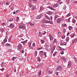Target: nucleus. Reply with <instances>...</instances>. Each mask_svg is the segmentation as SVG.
Instances as JSON below:
<instances>
[{"mask_svg": "<svg viewBox=\"0 0 77 77\" xmlns=\"http://www.w3.org/2000/svg\"><path fill=\"white\" fill-rule=\"evenodd\" d=\"M31 2H32V0H29V6L30 8L32 7V11H33V10H35V9H36V6H35V5H32V4H31Z\"/></svg>", "mask_w": 77, "mask_h": 77, "instance_id": "1", "label": "nucleus"}, {"mask_svg": "<svg viewBox=\"0 0 77 77\" xmlns=\"http://www.w3.org/2000/svg\"><path fill=\"white\" fill-rule=\"evenodd\" d=\"M62 69V66H58L56 69V71H61Z\"/></svg>", "mask_w": 77, "mask_h": 77, "instance_id": "2", "label": "nucleus"}, {"mask_svg": "<svg viewBox=\"0 0 77 77\" xmlns=\"http://www.w3.org/2000/svg\"><path fill=\"white\" fill-rule=\"evenodd\" d=\"M22 45H21V44H20L17 46V49L19 50H21L22 49Z\"/></svg>", "mask_w": 77, "mask_h": 77, "instance_id": "3", "label": "nucleus"}, {"mask_svg": "<svg viewBox=\"0 0 77 77\" xmlns=\"http://www.w3.org/2000/svg\"><path fill=\"white\" fill-rule=\"evenodd\" d=\"M28 44L29 48H31V49H33V47L31 46L32 42H29L28 43Z\"/></svg>", "mask_w": 77, "mask_h": 77, "instance_id": "4", "label": "nucleus"}, {"mask_svg": "<svg viewBox=\"0 0 77 77\" xmlns=\"http://www.w3.org/2000/svg\"><path fill=\"white\" fill-rule=\"evenodd\" d=\"M66 42L62 41L60 43V45H66Z\"/></svg>", "mask_w": 77, "mask_h": 77, "instance_id": "5", "label": "nucleus"}, {"mask_svg": "<svg viewBox=\"0 0 77 77\" xmlns=\"http://www.w3.org/2000/svg\"><path fill=\"white\" fill-rule=\"evenodd\" d=\"M42 22L43 23H48L49 22L48 21L46 20L45 19H43L42 20Z\"/></svg>", "mask_w": 77, "mask_h": 77, "instance_id": "6", "label": "nucleus"}, {"mask_svg": "<svg viewBox=\"0 0 77 77\" xmlns=\"http://www.w3.org/2000/svg\"><path fill=\"white\" fill-rule=\"evenodd\" d=\"M49 39L51 41H52V40L53 39V37L52 36V35H51V34H49Z\"/></svg>", "mask_w": 77, "mask_h": 77, "instance_id": "7", "label": "nucleus"}, {"mask_svg": "<svg viewBox=\"0 0 77 77\" xmlns=\"http://www.w3.org/2000/svg\"><path fill=\"white\" fill-rule=\"evenodd\" d=\"M19 29H24L26 28V27L24 26H23L22 25H20L18 27Z\"/></svg>", "mask_w": 77, "mask_h": 77, "instance_id": "8", "label": "nucleus"}, {"mask_svg": "<svg viewBox=\"0 0 77 77\" xmlns=\"http://www.w3.org/2000/svg\"><path fill=\"white\" fill-rule=\"evenodd\" d=\"M58 50L59 51H61V50H63V51H65V49L61 48L60 46H58Z\"/></svg>", "mask_w": 77, "mask_h": 77, "instance_id": "9", "label": "nucleus"}, {"mask_svg": "<svg viewBox=\"0 0 77 77\" xmlns=\"http://www.w3.org/2000/svg\"><path fill=\"white\" fill-rule=\"evenodd\" d=\"M71 62H68L67 67L68 68H71Z\"/></svg>", "mask_w": 77, "mask_h": 77, "instance_id": "10", "label": "nucleus"}, {"mask_svg": "<svg viewBox=\"0 0 77 77\" xmlns=\"http://www.w3.org/2000/svg\"><path fill=\"white\" fill-rule=\"evenodd\" d=\"M62 20V18H58L57 19V23H59L60 22V21Z\"/></svg>", "mask_w": 77, "mask_h": 77, "instance_id": "11", "label": "nucleus"}, {"mask_svg": "<svg viewBox=\"0 0 77 77\" xmlns=\"http://www.w3.org/2000/svg\"><path fill=\"white\" fill-rule=\"evenodd\" d=\"M8 27H11V28H13L15 27V26L14 25H13L12 23H11L9 26H8Z\"/></svg>", "mask_w": 77, "mask_h": 77, "instance_id": "12", "label": "nucleus"}, {"mask_svg": "<svg viewBox=\"0 0 77 77\" xmlns=\"http://www.w3.org/2000/svg\"><path fill=\"white\" fill-rule=\"evenodd\" d=\"M42 17V16L41 15H38L36 17V19L37 20L41 18Z\"/></svg>", "mask_w": 77, "mask_h": 77, "instance_id": "13", "label": "nucleus"}, {"mask_svg": "<svg viewBox=\"0 0 77 77\" xmlns=\"http://www.w3.org/2000/svg\"><path fill=\"white\" fill-rule=\"evenodd\" d=\"M52 44L53 45H54V44H57V40L55 38H54Z\"/></svg>", "mask_w": 77, "mask_h": 77, "instance_id": "14", "label": "nucleus"}, {"mask_svg": "<svg viewBox=\"0 0 77 77\" xmlns=\"http://www.w3.org/2000/svg\"><path fill=\"white\" fill-rule=\"evenodd\" d=\"M48 72L49 74H51L53 73V71L51 69H50L48 70Z\"/></svg>", "mask_w": 77, "mask_h": 77, "instance_id": "15", "label": "nucleus"}, {"mask_svg": "<svg viewBox=\"0 0 77 77\" xmlns=\"http://www.w3.org/2000/svg\"><path fill=\"white\" fill-rule=\"evenodd\" d=\"M39 53L41 56H42V55H43V53H44V51H40L39 52Z\"/></svg>", "mask_w": 77, "mask_h": 77, "instance_id": "16", "label": "nucleus"}, {"mask_svg": "<svg viewBox=\"0 0 77 77\" xmlns=\"http://www.w3.org/2000/svg\"><path fill=\"white\" fill-rule=\"evenodd\" d=\"M5 46L6 47H11V44L8 43L6 44Z\"/></svg>", "mask_w": 77, "mask_h": 77, "instance_id": "17", "label": "nucleus"}, {"mask_svg": "<svg viewBox=\"0 0 77 77\" xmlns=\"http://www.w3.org/2000/svg\"><path fill=\"white\" fill-rule=\"evenodd\" d=\"M57 6H58V4H56L53 5V8H56V7H57Z\"/></svg>", "mask_w": 77, "mask_h": 77, "instance_id": "18", "label": "nucleus"}, {"mask_svg": "<svg viewBox=\"0 0 77 77\" xmlns=\"http://www.w3.org/2000/svg\"><path fill=\"white\" fill-rule=\"evenodd\" d=\"M75 22H76V20H75L74 19H73L72 20V22L74 24H75Z\"/></svg>", "mask_w": 77, "mask_h": 77, "instance_id": "19", "label": "nucleus"}, {"mask_svg": "<svg viewBox=\"0 0 77 77\" xmlns=\"http://www.w3.org/2000/svg\"><path fill=\"white\" fill-rule=\"evenodd\" d=\"M69 30H71L72 29V27L69 26L68 27Z\"/></svg>", "mask_w": 77, "mask_h": 77, "instance_id": "20", "label": "nucleus"}, {"mask_svg": "<svg viewBox=\"0 0 77 77\" xmlns=\"http://www.w3.org/2000/svg\"><path fill=\"white\" fill-rule=\"evenodd\" d=\"M42 33H42V35H45V34H46L47 33V32L45 31L42 32Z\"/></svg>", "mask_w": 77, "mask_h": 77, "instance_id": "21", "label": "nucleus"}, {"mask_svg": "<svg viewBox=\"0 0 77 77\" xmlns=\"http://www.w3.org/2000/svg\"><path fill=\"white\" fill-rule=\"evenodd\" d=\"M43 9H44V8H43V7H41L40 8V11H42L43 10Z\"/></svg>", "mask_w": 77, "mask_h": 77, "instance_id": "22", "label": "nucleus"}, {"mask_svg": "<svg viewBox=\"0 0 77 77\" xmlns=\"http://www.w3.org/2000/svg\"><path fill=\"white\" fill-rule=\"evenodd\" d=\"M73 59L74 62H75V63H76V62H77V59H76V58L74 57Z\"/></svg>", "mask_w": 77, "mask_h": 77, "instance_id": "23", "label": "nucleus"}, {"mask_svg": "<svg viewBox=\"0 0 77 77\" xmlns=\"http://www.w3.org/2000/svg\"><path fill=\"white\" fill-rule=\"evenodd\" d=\"M69 40V37H67V38L66 39V42H68Z\"/></svg>", "mask_w": 77, "mask_h": 77, "instance_id": "24", "label": "nucleus"}, {"mask_svg": "<svg viewBox=\"0 0 77 77\" xmlns=\"http://www.w3.org/2000/svg\"><path fill=\"white\" fill-rule=\"evenodd\" d=\"M37 59L38 61V62H39L40 61H41V60L40 59V57H37Z\"/></svg>", "mask_w": 77, "mask_h": 77, "instance_id": "25", "label": "nucleus"}, {"mask_svg": "<svg viewBox=\"0 0 77 77\" xmlns=\"http://www.w3.org/2000/svg\"><path fill=\"white\" fill-rule=\"evenodd\" d=\"M37 54H38V52L36 51H35L34 53V54L35 56H37Z\"/></svg>", "mask_w": 77, "mask_h": 77, "instance_id": "26", "label": "nucleus"}, {"mask_svg": "<svg viewBox=\"0 0 77 77\" xmlns=\"http://www.w3.org/2000/svg\"><path fill=\"white\" fill-rule=\"evenodd\" d=\"M48 8H49V9H51V10H54V8L52 7H47Z\"/></svg>", "mask_w": 77, "mask_h": 77, "instance_id": "27", "label": "nucleus"}, {"mask_svg": "<svg viewBox=\"0 0 77 77\" xmlns=\"http://www.w3.org/2000/svg\"><path fill=\"white\" fill-rule=\"evenodd\" d=\"M41 72H42L41 71H39V72L38 73L39 76H40V75H41Z\"/></svg>", "mask_w": 77, "mask_h": 77, "instance_id": "28", "label": "nucleus"}, {"mask_svg": "<svg viewBox=\"0 0 77 77\" xmlns=\"http://www.w3.org/2000/svg\"><path fill=\"white\" fill-rule=\"evenodd\" d=\"M56 54H57V52L55 51L54 53L53 54V56L54 57L56 55Z\"/></svg>", "mask_w": 77, "mask_h": 77, "instance_id": "29", "label": "nucleus"}, {"mask_svg": "<svg viewBox=\"0 0 77 77\" xmlns=\"http://www.w3.org/2000/svg\"><path fill=\"white\" fill-rule=\"evenodd\" d=\"M41 43L42 44H44V42H45V41H44V40H41Z\"/></svg>", "mask_w": 77, "mask_h": 77, "instance_id": "30", "label": "nucleus"}, {"mask_svg": "<svg viewBox=\"0 0 77 77\" xmlns=\"http://www.w3.org/2000/svg\"><path fill=\"white\" fill-rule=\"evenodd\" d=\"M38 1V0H33L32 1L33 3H36V2H37V1Z\"/></svg>", "mask_w": 77, "mask_h": 77, "instance_id": "31", "label": "nucleus"}, {"mask_svg": "<svg viewBox=\"0 0 77 77\" xmlns=\"http://www.w3.org/2000/svg\"><path fill=\"white\" fill-rule=\"evenodd\" d=\"M71 36L72 38H73L74 37V36H75V34H72L71 35Z\"/></svg>", "mask_w": 77, "mask_h": 77, "instance_id": "32", "label": "nucleus"}, {"mask_svg": "<svg viewBox=\"0 0 77 77\" xmlns=\"http://www.w3.org/2000/svg\"><path fill=\"white\" fill-rule=\"evenodd\" d=\"M66 5H64L63 7V9H64V10H65L66 9Z\"/></svg>", "mask_w": 77, "mask_h": 77, "instance_id": "33", "label": "nucleus"}, {"mask_svg": "<svg viewBox=\"0 0 77 77\" xmlns=\"http://www.w3.org/2000/svg\"><path fill=\"white\" fill-rule=\"evenodd\" d=\"M66 29L64 28L63 29V33H66Z\"/></svg>", "mask_w": 77, "mask_h": 77, "instance_id": "34", "label": "nucleus"}, {"mask_svg": "<svg viewBox=\"0 0 77 77\" xmlns=\"http://www.w3.org/2000/svg\"><path fill=\"white\" fill-rule=\"evenodd\" d=\"M11 40H12V37H11L8 39V42H11Z\"/></svg>", "mask_w": 77, "mask_h": 77, "instance_id": "35", "label": "nucleus"}, {"mask_svg": "<svg viewBox=\"0 0 77 77\" xmlns=\"http://www.w3.org/2000/svg\"><path fill=\"white\" fill-rule=\"evenodd\" d=\"M45 17H46V19H47V20H50V17H48V16H45Z\"/></svg>", "mask_w": 77, "mask_h": 77, "instance_id": "36", "label": "nucleus"}, {"mask_svg": "<svg viewBox=\"0 0 77 77\" xmlns=\"http://www.w3.org/2000/svg\"><path fill=\"white\" fill-rule=\"evenodd\" d=\"M32 46L33 47H36V45H35V42H34L32 44Z\"/></svg>", "mask_w": 77, "mask_h": 77, "instance_id": "37", "label": "nucleus"}, {"mask_svg": "<svg viewBox=\"0 0 77 77\" xmlns=\"http://www.w3.org/2000/svg\"><path fill=\"white\" fill-rule=\"evenodd\" d=\"M5 30V29L4 28H2L1 29V31H2V32H3Z\"/></svg>", "mask_w": 77, "mask_h": 77, "instance_id": "38", "label": "nucleus"}, {"mask_svg": "<svg viewBox=\"0 0 77 77\" xmlns=\"http://www.w3.org/2000/svg\"><path fill=\"white\" fill-rule=\"evenodd\" d=\"M6 37H5V38L3 40L4 42H7L8 41L7 40V39H6Z\"/></svg>", "mask_w": 77, "mask_h": 77, "instance_id": "39", "label": "nucleus"}, {"mask_svg": "<svg viewBox=\"0 0 77 77\" xmlns=\"http://www.w3.org/2000/svg\"><path fill=\"white\" fill-rule=\"evenodd\" d=\"M26 41L25 40L24 41H23V42H22V43L23 44V45H24V44H25V43H26Z\"/></svg>", "mask_w": 77, "mask_h": 77, "instance_id": "40", "label": "nucleus"}, {"mask_svg": "<svg viewBox=\"0 0 77 77\" xmlns=\"http://www.w3.org/2000/svg\"><path fill=\"white\" fill-rule=\"evenodd\" d=\"M19 17H17V22H18V21H19Z\"/></svg>", "mask_w": 77, "mask_h": 77, "instance_id": "41", "label": "nucleus"}, {"mask_svg": "<svg viewBox=\"0 0 77 77\" xmlns=\"http://www.w3.org/2000/svg\"><path fill=\"white\" fill-rule=\"evenodd\" d=\"M39 36L40 37H42V34H41V32H39Z\"/></svg>", "mask_w": 77, "mask_h": 77, "instance_id": "42", "label": "nucleus"}, {"mask_svg": "<svg viewBox=\"0 0 77 77\" xmlns=\"http://www.w3.org/2000/svg\"><path fill=\"white\" fill-rule=\"evenodd\" d=\"M60 53L61 54H64V52L63 51H61L60 52Z\"/></svg>", "mask_w": 77, "mask_h": 77, "instance_id": "43", "label": "nucleus"}, {"mask_svg": "<svg viewBox=\"0 0 77 77\" xmlns=\"http://www.w3.org/2000/svg\"><path fill=\"white\" fill-rule=\"evenodd\" d=\"M56 46H54L53 47L52 49L54 51V50H55V48H56Z\"/></svg>", "mask_w": 77, "mask_h": 77, "instance_id": "44", "label": "nucleus"}, {"mask_svg": "<svg viewBox=\"0 0 77 77\" xmlns=\"http://www.w3.org/2000/svg\"><path fill=\"white\" fill-rule=\"evenodd\" d=\"M2 26H5V23H2L1 24Z\"/></svg>", "mask_w": 77, "mask_h": 77, "instance_id": "45", "label": "nucleus"}, {"mask_svg": "<svg viewBox=\"0 0 77 77\" xmlns=\"http://www.w3.org/2000/svg\"><path fill=\"white\" fill-rule=\"evenodd\" d=\"M65 35H64L63 36L61 37V38H62V39H65Z\"/></svg>", "mask_w": 77, "mask_h": 77, "instance_id": "46", "label": "nucleus"}, {"mask_svg": "<svg viewBox=\"0 0 77 77\" xmlns=\"http://www.w3.org/2000/svg\"><path fill=\"white\" fill-rule=\"evenodd\" d=\"M8 51L9 52H12V50L11 49H10L8 50Z\"/></svg>", "mask_w": 77, "mask_h": 77, "instance_id": "47", "label": "nucleus"}, {"mask_svg": "<svg viewBox=\"0 0 77 77\" xmlns=\"http://www.w3.org/2000/svg\"><path fill=\"white\" fill-rule=\"evenodd\" d=\"M55 74H56V75H59V72H55Z\"/></svg>", "mask_w": 77, "mask_h": 77, "instance_id": "48", "label": "nucleus"}, {"mask_svg": "<svg viewBox=\"0 0 77 77\" xmlns=\"http://www.w3.org/2000/svg\"><path fill=\"white\" fill-rule=\"evenodd\" d=\"M71 14L70 13H69L67 15V17H69V16H71Z\"/></svg>", "mask_w": 77, "mask_h": 77, "instance_id": "49", "label": "nucleus"}, {"mask_svg": "<svg viewBox=\"0 0 77 77\" xmlns=\"http://www.w3.org/2000/svg\"><path fill=\"white\" fill-rule=\"evenodd\" d=\"M9 20L10 21H12L13 20V19L12 18L10 19Z\"/></svg>", "mask_w": 77, "mask_h": 77, "instance_id": "50", "label": "nucleus"}, {"mask_svg": "<svg viewBox=\"0 0 77 77\" xmlns=\"http://www.w3.org/2000/svg\"><path fill=\"white\" fill-rule=\"evenodd\" d=\"M30 26H34V24H33V23H30Z\"/></svg>", "mask_w": 77, "mask_h": 77, "instance_id": "51", "label": "nucleus"}, {"mask_svg": "<svg viewBox=\"0 0 77 77\" xmlns=\"http://www.w3.org/2000/svg\"><path fill=\"white\" fill-rule=\"evenodd\" d=\"M54 51V50L51 49V53H53Z\"/></svg>", "mask_w": 77, "mask_h": 77, "instance_id": "52", "label": "nucleus"}, {"mask_svg": "<svg viewBox=\"0 0 77 77\" xmlns=\"http://www.w3.org/2000/svg\"><path fill=\"white\" fill-rule=\"evenodd\" d=\"M63 27H66V24H63Z\"/></svg>", "mask_w": 77, "mask_h": 77, "instance_id": "53", "label": "nucleus"}, {"mask_svg": "<svg viewBox=\"0 0 77 77\" xmlns=\"http://www.w3.org/2000/svg\"><path fill=\"white\" fill-rule=\"evenodd\" d=\"M74 42H77V38H75L74 40Z\"/></svg>", "mask_w": 77, "mask_h": 77, "instance_id": "54", "label": "nucleus"}, {"mask_svg": "<svg viewBox=\"0 0 77 77\" xmlns=\"http://www.w3.org/2000/svg\"><path fill=\"white\" fill-rule=\"evenodd\" d=\"M58 33L59 35H61V32H58Z\"/></svg>", "mask_w": 77, "mask_h": 77, "instance_id": "55", "label": "nucleus"}, {"mask_svg": "<svg viewBox=\"0 0 77 77\" xmlns=\"http://www.w3.org/2000/svg\"><path fill=\"white\" fill-rule=\"evenodd\" d=\"M12 61H14L15 59H14V57H13L12 58Z\"/></svg>", "mask_w": 77, "mask_h": 77, "instance_id": "56", "label": "nucleus"}, {"mask_svg": "<svg viewBox=\"0 0 77 77\" xmlns=\"http://www.w3.org/2000/svg\"><path fill=\"white\" fill-rule=\"evenodd\" d=\"M5 70V69L4 68H2L1 69V71H4Z\"/></svg>", "mask_w": 77, "mask_h": 77, "instance_id": "57", "label": "nucleus"}, {"mask_svg": "<svg viewBox=\"0 0 77 77\" xmlns=\"http://www.w3.org/2000/svg\"><path fill=\"white\" fill-rule=\"evenodd\" d=\"M63 59L64 61H66V59L65 58V57H63Z\"/></svg>", "mask_w": 77, "mask_h": 77, "instance_id": "58", "label": "nucleus"}, {"mask_svg": "<svg viewBox=\"0 0 77 77\" xmlns=\"http://www.w3.org/2000/svg\"><path fill=\"white\" fill-rule=\"evenodd\" d=\"M42 47H41L38 49V50H42Z\"/></svg>", "mask_w": 77, "mask_h": 77, "instance_id": "59", "label": "nucleus"}, {"mask_svg": "<svg viewBox=\"0 0 77 77\" xmlns=\"http://www.w3.org/2000/svg\"><path fill=\"white\" fill-rule=\"evenodd\" d=\"M6 5H9V2H7L6 3Z\"/></svg>", "mask_w": 77, "mask_h": 77, "instance_id": "60", "label": "nucleus"}, {"mask_svg": "<svg viewBox=\"0 0 77 77\" xmlns=\"http://www.w3.org/2000/svg\"><path fill=\"white\" fill-rule=\"evenodd\" d=\"M19 12H20V10H18L16 11V12H17V13H18Z\"/></svg>", "mask_w": 77, "mask_h": 77, "instance_id": "61", "label": "nucleus"}, {"mask_svg": "<svg viewBox=\"0 0 77 77\" xmlns=\"http://www.w3.org/2000/svg\"><path fill=\"white\" fill-rule=\"evenodd\" d=\"M44 55H46L47 54V53L46 52H44L43 54Z\"/></svg>", "mask_w": 77, "mask_h": 77, "instance_id": "62", "label": "nucleus"}, {"mask_svg": "<svg viewBox=\"0 0 77 77\" xmlns=\"http://www.w3.org/2000/svg\"><path fill=\"white\" fill-rule=\"evenodd\" d=\"M21 53H24V50H22L21 51Z\"/></svg>", "mask_w": 77, "mask_h": 77, "instance_id": "63", "label": "nucleus"}, {"mask_svg": "<svg viewBox=\"0 0 77 77\" xmlns=\"http://www.w3.org/2000/svg\"><path fill=\"white\" fill-rule=\"evenodd\" d=\"M5 42H2V44H3V45H4V44H5Z\"/></svg>", "mask_w": 77, "mask_h": 77, "instance_id": "64", "label": "nucleus"}]
</instances>
